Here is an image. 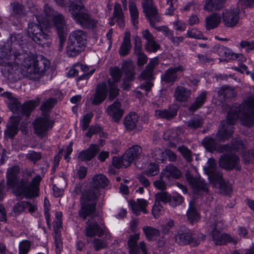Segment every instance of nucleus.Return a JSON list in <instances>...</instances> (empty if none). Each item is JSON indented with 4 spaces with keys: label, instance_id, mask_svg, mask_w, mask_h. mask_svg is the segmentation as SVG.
<instances>
[{
    "label": "nucleus",
    "instance_id": "nucleus-19",
    "mask_svg": "<svg viewBox=\"0 0 254 254\" xmlns=\"http://www.w3.org/2000/svg\"><path fill=\"white\" fill-rule=\"evenodd\" d=\"M106 112L112 120L115 122L119 121L124 114L121 104L117 101H115L112 105L108 106L106 109Z\"/></svg>",
    "mask_w": 254,
    "mask_h": 254
},
{
    "label": "nucleus",
    "instance_id": "nucleus-31",
    "mask_svg": "<svg viewBox=\"0 0 254 254\" xmlns=\"http://www.w3.org/2000/svg\"><path fill=\"white\" fill-rule=\"evenodd\" d=\"M213 49L214 51L217 53L220 56L227 58L229 60H233L237 58L236 55L230 49L220 44L215 45Z\"/></svg>",
    "mask_w": 254,
    "mask_h": 254
},
{
    "label": "nucleus",
    "instance_id": "nucleus-39",
    "mask_svg": "<svg viewBox=\"0 0 254 254\" xmlns=\"http://www.w3.org/2000/svg\"><path fill=\"white\" fill-rule=\"evenodd\" d=\"M163 171H164L166 176L170 178L179 179L182 177L181 171L176 166L172 164L166 166Z\"/></svg>",
    "mask_w": 254,
    "mask_h": 254
},
{
    "label": "nucleus",
    "instance_id": "nucleus-60",
    "mask_svg": "<svg viewBox=\"0 0 254 254\" xmlns=\"http://www.w3.org/2000/svg\"><path fill=\"white\" fill-rule=\"evenodd\" d=\"M216 148L215 151L219 153L230 152L232 151V147L229 144H221L217 143Z\"/></svg>",
    "mask_w": 254,
    "mask_h": 254
},
{
    "label": "nucleus",
    "instance_id": "nucleus-23",
    "mask_svg": "<svg viewBox=\"0 0 254 254\" xmlns=\"http://www.w3.org/2000/svg\"><path fill=\"white\" fill-rule=\"evenodd\" d=\"M221 21V17L219 13L214 12L211 13L205 18V28L210 30L216 28Z\"/></svg>",
    "mask_w": 254,
    "mask_h": 254
},
{
    "label": "nucleus",
    "instance_id": "nucleus-34",
    "mask_svg": "<svg viewBox=\"0 0 254 254\" xmlns=\"http://www.w3.org/2000/svg\"><path fill=\"white\" fill-rule=\"evenodd\" d=\"M203 124V118L198 114L193 115L186 123L187 126L192 129H196L201 127Z\"/></svg>",
    "mask_w": 254,
    "mask_h": 254
},
{
    "label": "nucleus",
    "instance_id": "nucleus-38",
    "mask_svg": "<svg viewBox=\"0 0 254 254\" xmlns=\"http://www.w3.org/2000/svg\"><path fill=\"white\" fill-rule=\"evenodd\" d=\"M130 205L132 211L137 215L139 214L140 211L146 213L145 208L147 205V202L144 199H137L136 201H131L130 202Z\"/></svg>",
    "mask_w": 254,
    "mask_h": 254
},
{
    "label": "nucleus",
    "instance_id": "nucleus-40",
    "mask_svg": "<svg viewBox=\"0 0 254 254\" xmlns=\"http://www.w3.org/2000/svg\"><path fill=\"white\" fill-rule=\"evenodd\" d=\"M206 174L208 176L209 183L214 185L219 184L224 180L222 173L219 171H214L207 173Z\"/></svg>",
    "mask_w": 254,
    "mask_h": 254
},
{
    "label": "nucleus",
    "instance_id": "nucleus-56",
    "mask_svg": "<svg viewBox=\"0 0 254 254\" xmlns=\"http://www.w3.org/2000/svg\"><path fill=\"white\" fill-rule=\"evenodd\" d=\"M125 160L124 159V154L123 155L122 158L114 157L113 158L112 164L117 168H120L123 166L126 167H128V166H126L125 165Z\"/></svg>",
    "mask_w": 254,
    "mask_h": 254
},
{
    "label": "nucleus",
    "instance_id": "nucleus-26",
    "mask_svg": "<svg viewBox=\"0 0 254 254\" xmlns=\"http://www.w3.org/2000/svg\"><path fill=\"white\" fill-rule=\"evenodd\" d=\"M240 119L243 126L248 127H252L254 125V110L249 108L248 112H242Z\"/></svg>",
    "mask_w": 254,
    "mask_h": 254
},
{
    "label": "nucleus",
    "instance_id": "nucleus-11",
    "mask_svg": "<svg viewBox=\"0 0 254 254\" xmlns=\"http://www.w3.org/2000/svg\"><path fill=\"white\" fill-rule=\"evenodd\" d=\"M219 167L226 171H232L234 169L240 170V158L235 153L225 152L219 158Z\"/></svg>",
    "mask_w": 254,
    "mask_h": 254
},
{
    "label": "nucleus",
    "instance_id": "nucleus-13",
    "mask_svg": "<svg viewBox=\"0 0 254 254\" xmlns=\"http://www.w3.org/2000/svg\"><path fill=\"white\" fill-rule=\"evenodd\" d=\"M110 74L111 77L108 80L109 98L113 99L119 94V90L116 85V83L120 81L122 76V73L119 68L115 67L111 69Z\"/></svg>",
    "mask_w": 254,
    "mask_h": 254
},
{
    "label": "nucleus",
    "instance_id": "nucleus-7",
    "mask_svg": "<svg viewBox=\"0 0 254 254\" xmlns=\"http://www.w3.org/2000/svg\"><path fill=\"white\" fill-rule=\"evenodd\" d=\"M206 236L203 234L196 235L185 227H181L175 236L176 241L181 246L190 245L197 247L201 241L205 240Z\"/></svg>",
    "mask_w": 254,
    "mask_h": 254
},
{
    "label": "nucleus",
    "instance_id": "nucleus-57",
    "mask_svg": "<svg viewBox=\"0 0 254 254\" xmlns=\"http://www.w3.org/2000/svg\"><path fill=\"white\" fill-rule=\"evenodd\" d=\"M238 3L244 9L254 8V0H239Z\"/></svg>",
    "mask_w": 254,
    "mask_h": 254
},
{
    "label": "nucleus",
    "instance_id": "nucleus-9",
    "mask_svg": "<svg viewBox=\"0 0 254 254\" xmlns=\"http://www.w3.org/2000/svg\"><path fill=\"white\" fill-rule=\"evenodd\" d=\"M8 99V107L13 113H20L23 115L28 116L31 112L38 105L39 101H30L21 106L18 100L12 97L9 93H6Z\"/></svg>",
    "mask_w": 254,
    "mask_h": 254
},
{
    "label": "nucleus",
    "instance_id": "nucleus-6",
    "mask_svg": "<svg viewBox=\"0 0 254 254\" xmlns=\"http://www.w3.org/2000/svg\"><path fill=\"white\" fill-rule=\"evenodd\" d=\"M69 11L73 19L82 27H94L96 22L87 13L81 0H69Z\"/></svg>",
    "mask_w": 254,
    "mask_h": 254
},
{
    "label": "nucleus",
    "instance_id": "nucleus-27",
    "mask_svg": "<svg viewBox=\"0 0 254 254\" xmlns=\"http://www.w3.org/2000/svg\"><path fill=\"white\" fill-rule=\"evenodd\" d=\"M190 94V91L182 86H178L174 92V97L176 100L180 102H186Z\"/></svg>",
    "mask_w": 254,
    "mask_h": 254
},
{
    "label": "nucleus",
    "instance_id": "nucleus-21",
    "mask_svg": "<svg viewBox=\"0 0 254 254\" xmlns=\"http://www.w3.org/2000/svg\"><path fill=\"white\" fill-rule=\"evenodd\" d=\"M124 71L126 72L127 79H125L122 87L125 90H128L130 85L128 81L132 80L134 75L133 65L131 62L124 63L123 66Z\"/></svg>",
    "mask_w": 254,
    "mask_h": 254
},
{
    "label": "nucleus",
    "instance_id": "nucleus-8",
    "mask_svg": "<svg viewBox=\"0 0 254 254\" xmlns=\"http://www.w3.org/2000/svg\"><path fill=\"white\" fill-rule=\"evenodd\" d=\"M86 44V35L82 30H77L73 31L69 37L66 51L70 57L76 56L85 47Z\"/></svg>",
    "mask_w": 254,
    "mask_h": 254
},
{
    "label": "nucleus",
    "instance_id": "nucleus-29",
    "mask_svg": "<svg viewBox=\"0 0 254 254\" xmlns=\"http://www.w3.org/2000/svg\"><path fill=\"white\" fill-rule=\"evenodd\" d=\"M19 122V118L16 117H11L7 124V129L5 131V135L10 138L13 137L17 132Z\"/></svg>",
    "mask_w": 254,
    "mask_h": 254
},
{
    "label": "nucleus",
    "instance_id": "nucleus-46",
    "mask_svg": "<svg viewBox=\"0 0 254 254\" xmlns=\"http://www.w3.org/2000/svg\"><path fill=\"white\" fill-rule=\"evenodd\" d=\"M93 184L96 188H104L108 185V181L105 176L99 174L93 177Z\"/></svg>",
    "mask_w": 254,
    "mask_h": 254
},
{
    "label": "nucleus",
    "instance_id": "nucleus-4",
    "mask_svg": "<svg viewBox=\"0 0 254 254\" xmlns=\"http://www.w3.org/2000/svg\"><path fill=\"white\" fill-rule=\"evenodd\" d=\"M56 102V99L51 98L42 103L41 110L43 117L37 118L33 124L35 133L40 137L44 136L48 130L53 127V121L50 119L47 115Z\"/></svg>",
    "mask_w": 254,
    "mask_h": 254
},
{
    "label": "nucleus",
    "instance_id": "nucleus-41",
    "mask_svg": "<svg viewBox=\"0 0 254 254\" xmlns=\"http://www.w3.org/2000/svg\"><path fill=\"white\" fill-rule=\"evenodd\" d=\"M139 235L135 234L129 237L128 241V249L129 254H137L138 249L136 246V242L139 239Z\"/></svg>",
    "mask_w": 254,
    "mask_h": 254
},
{
    "label": "nucleus",
    "instance_id": "nucleus-33",
    "mask_svg": "<svg viewBox=\"0 0 254 254\" xmlns=\"http://www.w3.org/2000/svg\"><path fill=\"white\" fill-rule=\"evenodd\" d=\"M131 49L130 34L128 31L125 33L123 41L119 49V54L121 56L127 55Z\"/></svg>",
    "mask_w": 254,
    "mask_h": 254
},
{
    "label": "nucleus",
    "instance_id": "nucleus-35",
    "mask_svg": "<svg viewBox=\"0 0 254 254\" xmlns=\"http://www.w3.org/2000/svg\"><path fill=\"white\" fill-rule=\"evenodd\" d=\"M217 141L216 139L210 135L205 136L202 140V145L205 150L209 153H213L216 149Z\"/></svg>",
    "mask_w": 254,
    "mask_h": 254
},
{
    "label": "nucleus",
    "instance_id": "nucleus-58",
    "mask_svg": "<svg viewBox=\"0 0 254 254\" xmlns=\"http://www.w3.org/2000/svg\"><path fill=\"white\" fill-rule=\"evenodd\" d=\"M159 173L158 166L156 163H151L147 168L146 171L147 175L153 176L156 175Z\"/></svg>",
    "mask_w": 254,
    "mask_h": 254
},
{
    "label": "nucleus",
    "instance_id": "nucleus-47",
    "mask_svg": "<svg viewBox=\"0 0 254 254\" xmlns=\"http://www.w3.org/2000/svg\"><path fill=\"white\" fill-rule=\"evenodd\" d=\"M219 94L223 95L225 99H231L236 96L235 90L228 85H223L219 90Z\"/></svg>",
    "mask_w": 254,
    "mask_h": 254
},
{
    "label": "nucleus",
    "instance_id": "nucleus-50",
    "mask_svg": "<svg viewBox=\"0 0 254 254\" xmlns=\"http://www.w3.org/2000/svg\"><path fill=\"white\" fill-rule=\"evenodd\" d=\"M143 230L147 239L149 240H153L157 237L158 231L157 229L149 227H145Z\"/></svg>",
    "mask_w": 254,
    "mask_h": 254
},
{
    "label": "nucleus",
    "instance_id": "nucleus-36",
    "mask_svg": "<svg viewBox=\"0 0 254 254\" xmlns=\"http://www.w3.org/2000/svg\"><path fill=\"white\" fill-rule=\"evenodd\" d=\"M107 89L105 84L99 85L92 101L93 104H99L106 98L107 96Z\"/></svg>",
    "mask_w": 254,
    "mask_h": 254
},
{
    "label": "nucleus",
    "instance_id": "nucleus-52",
    "mask_svg": "<svg viewBox=\"0 0 254 254\" xmlns=\"http://www.w3.org/2000/svg\"><path fill=\"white\" fill-rule=\"evenodd\" d=\"M240 47L242 49H245L246 52L249 53L254 50V40H242L240 43Z\"/></svg>",
    "mask_w": 254,
    "mask_h": 254
},
{
    "label": "nucleus",
    "instance_id": "nucleus-5",
    "mask_svg": "<svg viewBox=\"0 0 254 254\" xmlns=\"http://www.w3.org/2000/svg\"><path fill=\"white\" fill-rule=\"evenodd\" d=\"M99 195L97 189L85 191L80 199L81 208L79 211V216L85 219L87 217L95 216L96 201Z\"/></svg>",
    "mask_w": 254,
    "mask_h": 254
},
{
    "label": "nucleus",
    "instance_id": "nucleus-43",
    "mask_svg": "<svg viewBox=\"0 0 254 254\" xmlns=\"http://www.w3.org/2000/svg\"><path fill=\"white\" fill-rule=\"evenodd\" d=\"M164 182L160 176V202H162L166 204L168 203L170 204L171 200V194L169 192L164 191L165 189L164 187Z\"/></svg>",
    "mask_w": 254,
    "mask_h": 254
},
{
    "label": "nucleus",
    "instance_id": "nucleus-62",
    "mask_svg": "<svg viewBox=\"0 0 254 254\" xmlns=\"http://www.w3.org/2000/svg\"><path fill=\"white\" fill-rule=\"evenodd\" d=\"M177 115L175 111H170L167 110L161 111L160 110V118L163 117L165 119H171L175 117Z\"/></svg>",
    "mask_w": 254,
    "mask_h": 254
},
{
    "label": "nucleus",
    "instance_id": "nucleus-55",
    "mask_svg": "<svg viewBox=\"0 0 254 254\" xmlns=\"http://www.w3.org/2000/svg\"><path fill=\"white\" fill-rule=\"evenodd\" d=\"M174 225V221L172 219H170L165 224L160 225V227L161 228L162 233L166 234L169 233L170 230L173 228Z\"/></svg>",
    "mask_w": 254,
    "mask_h": 254
},
{
    "label": "nucleus",
    "instance_id": "nucleus-51",
    "mask_svg": "<svg viewBox=\"0 0 254 254\" xmlns=\"http://www.w3.org/2000/svg\"><path fill=\"white\" fill-rule=\"evenodd\" d=\"M183 201V196L178 192H176L171 195L169 205L174 207L181 205Z\"/></svg>",
    "mask_w": 254,
    "mask_h": 254
},
{
    "label": "nucleus",
    "instance_id": "nucleus-45",
    "mask_svg": "<svg viewBox=\"0 0 254 254\" xmlns=\"http://www.w3.org/2000/svg\"><path fill=\"white\" fill-rule=\"evenodd\" d=\"M103 233V229L96 223H92L86 228V236L92 237L95 235L100 236Z\"/></svg>",
    "mask_w": 254,
    "mask_h": 254
},
{
    "label": "nucleus",
    "instance_id": "nucleus-32",
    "mask_svg": "<svg viewBox=\"0 0 254 254\" xmlns=\"http://www.w3.org/2000/svg\"><path fill=\"white\" fill-rule=\"evenodd\" d=\"M20 169L17 166H13L7 171V184L10 187H14L17 182V179Z\"/></svg>",
    "mask_w": 254,
    "mask_h": 254
},
{
    "label": "nucleus",
    "instance_id": "nucleus-30",
    "mask_svg": "<svg viewBox=\"0 0 254 254\" xmlns=\"http://www.w3.org/2000/svg\"><path fill=\"white\" fill-rule=\"evenodd\" d=\"M186 216L188 221L191 224L198 222L201 217L194 205L191 202L189 204V208L187 211Z\"/></svg>",
    "mask_w": 254,
    "mask_h": 254
},
{
    "label": "nucleus",
    "instance_id": "nucleus-37",
    "mask_svg": "<svg viewBox=\"0 0 254 254\" xmlns=\"http://www.w3.org/2000/svg\"><path fill=\"white\" fill-rule=\"evenodd\" d=\"M142 37L147 41L146 49L150 52H155L157 51L158 46L154 40L151 34L147 30L142 32Z\"/></svg>",
    "mask_w": 254,
    "mask_h": 254
},
{
    "label": "nucleus",
    "instance_id": "nucleus-42",
    "mask_svg": "<svg viewBox=\"0 0 254 254\" xmlns=\"http://www.w3.org/2000/svg\"><path fill=\"white\" fill-rule=\"evenodd\" d=\"M129 10L132 23L134 27L137 28L138 23V11L135 3L132 1L129 2Z\"/></svg>",
    "mask_w": 254,
    "mask_h": 254
},
{
    "label": "nucleus",
    "instance_id": "nucleus-24",
    "mask_svg": "<svg viewBox=\"0 0 254 254\" xmlns=\"http://www.w3.org/2000/svg\"><path fill=\"white\" fill-rule=\"evenodd\" d=\"M139 117L135 113H130L125 118L124 124L126 128L131 131L136 128L138 122Z\"/></svg>",
    "mask_w": 254,
    "mask_h": 254
},
{
    "label": "nucleus",
    "instance_id": "nucleus-1",
    "mask_svg": "<svg viewBox=\"0 0 254 254\" xmlns=\"http://www.w3.org/2000/svg\"><path fill=\"white\" fill-rule=\"evenodd\" d=\"M35 15L38 24L34 23H29L27 32L29 36L35 43L43 47L48 46L50 43L49 35L45 33L42 29V24L45 29L54 26L61 40L64 38L67 29L62 14L52 10L48 5H45L44 14L42 16L37 14V13Z\"/></svg>",
    "mask_w": 254,
    "mask_h": 254
},
{
    "label": "nucleus",
    "instance_id": "nucleus-63",
    "mask_svg": "<svg viewBox=\"0 0 254 254\" xmlns=\"http://www.w3.org/2000/svg\"><path fill=\"white\" fill-rule=\"evenodd\" d=\"M232 150L239 151L241 148L244 147V144L242 140H234L231 142Z\"/></svg>",
    "mask_w": 254,
    "mask_h": 254
},
{
    "label": "nucleus",
    "instance_id": "nucleus-28",
    "mask_svg": "<svg viewBox=\"0 0 254 254\" xmlns=\"http://www.w3.org/2000/svg\"><path fill=\"white\" fill-rule=\"evenodd\" d=\"M98 150L97 145L92 144L87 150L81 151L78 155V158L82 161L90 160L95 156Z\"/></svg>",
    "mask_w": 254,
    "mask_h": 254
},
{
    "label": "nucleus",
    "instance_id": "nucleus-49",
    "mask_svg": "<svg viewBox=\"0 0 254 254\" xmlns=\"http://www.w3.org/2000/svg\"><path fill=\"white\" fill-rule=\"evenodd\" d=\"M31 247V244L30 241L26 240L20 241L18 245V254H28Z\"/></svg>",
    "mask_w": 254,
    "mask_h": 254
},
{
    "label": "nucleus",
    "instance_id": "nucleus-54",
    "mask_svg": "<svg viewBox=\"0 0 254 254\" xmlns=\"http://www.w3.org/2000/svg\"><path fill=\"white\" fill-rule=\"evenodd\" d=\"M26 201H20L16 203L13 207V211L16 215H19L25 210Z\"/></svg>",
    "mask_w": 254,
    "mask_h": 254
},
{
    "label": "nucleus",
    "instance_id": "nucleus-14",
    "mask_svg": "<svg viewBox=\"0 0 254 254\" xmlns=\"http://www.w3.org/2000/svg\"><path fill=\"white\" fill-rule=\"evenodd\" d=\"M157 63V59L152 60L149 64L146 66L145 69L142 71L139 77L141 79L147 80L145 84H142L140 86L141 88L145 90L146 92L149 91L152 86L150 80L153 76L152 72L153 67Z\"/></svg>",
    "mask_w": 254,
    "mask_h": 254
},
{
    "label": "nucleus",
    "instance_id": "nucleus-25",
    "mask_svg": "<svg viewBox=\"0 0 254 254\" xmlns=\"http://www.w3.org/2000/svg\"><path fill=\"white\" fill-rule=\"evenodd\" d=\"M207 91L201 92L195 98L194 102L190 105L189 110L190 112H195L201 108L207 100Z\"/></svg>",
    "mask_w": 254,
    "mask_h": 254
},
{
    "label": "nucleus",
    "instance_id": "nucleus-2",
    "mask_svg": "<svg viewBox=\"0 0 254 254\" xmlns=\"http://www.w3.org/2000/svg\"><path fill=\"white\" fill-rule=\"evenodd\" d=\"M49 66L50 62L47 59L38 61L34 55H29L23 60L20 69L25 76L31 80H36L44 74Z\"/></svg>",
    "mask_w": 254,
    "mask_h": 254
},
{
    "label": "nucleus",
    "instance_id": "nucleus-53",
    "mask_svg": "<svg viewBox=\"0 0 254 254\" xmlns=\"http://www.w3.org/2000/svg\"><path fill=\"white\" fill-rule=\"evenodd\" d=\"M10 52L8 54L1 51L0 53V64L10 66L11 63L10 61Z\"/></svg>",
    "mask_w": 254,
    "mask_h": 254
},
{
    "label": "nucleus",
    "instance_id": "nucleus-44",
    "mask_svg": "<svg viewBox=\"0 0 254 254\" xmlns=\"http://www.w3.org/2000/svg\"><path fill=\"white\" fill-rule=\"evenodd\" d=\"M219 190L221 194L230 196L233 192V187L228 181L225 179L218 184Z\"/></svg>",
    "mask_w": 254,
    "mask_h": 254
},
{
    "label": "nucleus",
    "instance_id": "nucleus-59",
    "mask_svg": "<svg viewBox=\"0 0 254 254\" xmlns=\"http://www.w3.org/2000/svg\"><path fill=\"white\" fill-rule=\"evenodd\" d=\"M93 116L92 113H89L84 116L81 122V125L83 130H86L88 128L89 123L93 117Z\"/></svg>",
    "mask_w": 254,
    "mask_h": 254
},
{
    "label": "nucleus",
    "instance_id": "nucleus-20",
    "mask_svg": "<svg viewBox=\"0 0 254 254\" xmlns=\"http://www.w3.org/2000/svg\"><path fill=\"white\" fill-rule=\"evenodd\" d=\"M233 133V127L225 124L222 125L216 133V138L219 142H225L231 138Z\"/></svg>",
    "mask_w": 254,
    "mask_h": 254
},
{
    "label": "nucleus",
    "instance_id": "nucleus-61",
    "mask_svg": "<svg viewBox=\"0 0 254 254\" xmlns=\"http://www.w3.org/2000/svg\"><path fill=\"white\" fill-rule=\"evenodd\" d=\"M56 236L55 237V244L56 246V252L57 254H59L63 248V244L60 235L58 234L57 230L56 231Z\"/></svg>",
    "mask_w": 254,
    "mask_h": 254
},
{
    "label": "nucleus",
    "instance_id": "nucleus-15",
    "mask_svg": "<svg viewBox=\"0 0 254 254\" xmlns=\"http://www.w3.org/2000/svg\"><path fill=\"white\" fill-rule=\"evenodd\" d=\"M246 109L245 105L243 104H234L230 107L226 115V122L228 125L233 126L236 124L240 114Z\"/></svg>",
    "mask_w": 254,
    "mask_h": 254
},
{
    "label": "nucleus",
    "instance_id": "nucleus-18",
    "mask_svg": "<svg viewBox=\"0 0 254 254\" xmlns=\"http://www.w3.org/2000/svg\"><path fill=\"white\" fill-rule=\"evenodd\" d=\"M142 149L139 145H134L128 148L124 153L125 165L130 166L134 160L140 157Z\"/></svg>",
    "mask_w": 254,
    "mask_h": 254
},
{
    "label": "nucleus",
    "instance_id": "nucleus-12",
    "mask_svg": "<svg viewBox=\"0 0 254 254\" xmlns=\"http://www.w3.org/2000/svg\"><path fill=\"white\" fill-rule=\"evenodd\" d=\"M223 22L228 28L236 26L240 20V9L238 8L225 9L222 14Z\"/></svg>",
    "mask_w": 254,
    "mask_h": 254
},
{
    "label": "nucleus",
    "instance_id": "nucleus-17",
    "mask_svg": "<svg viewBox=\"0 0 254 254\" xmlns=\"http://www.w3.org/2000/svg\"><path fill=\"white\" fill-rule=\"evenodd\" d=\"M142 7L146 16L150 21L152 26H155V21H157L156 15L157 9L154 7L153 4L152 0H143Z\"/></svg>",
    "mask_w": 254,
    "mask_h": 254
},
{
    "label": "nucleus",
    "instance_id": "nucleus-10",
    "mask_svg": "<svg viewBox=\"0 0 254 254\" xmlns=\"http://www.w3.org/2000/svg\"><path fill=\"white\" fill-rule=\"evenodd\" d=\"M218 221H214L205 228L206 232L209 234L212 238L215 245H225L228 243L233 242V238L231 235L227 233L221 234L220 230L217 228Z\"/></svg>",
    "mask_w": 254,
    "mask_h": 254
},
{
    "label": "nucleus",
    "instance_id": "nucleus-22",
    "mask_svg": "<svg viewBox=\"0 0 254 254\" xmlns=\"http://www.w3.org/2000/svg\"><path fill=\"white\" fill-rule=\"evenodd\" d=\"M226 2V0H205L203 8L208 12L220 10Z\"/></svg>",
    "mask_w": 254,
    "mask_h": 254
},
{
    "label": "nucleus",
    "instance_id": "nucleus-48",
    "mask_svg": "<svg viewBox=\"0 0 254 254\" xmlns=\"http://www.w3.org/2000/svg\"><path fill=\"white\" fill-rule=\"evenodd\" d=\"M177 150L187 162H190L192 161V152L185 145L179 146Z\"/></svg>",
    "mask_w": 254,
    "mask_h": 254
},
{
    "label": "nucleus",
    "instance_id": "nucleus-3",
    "mask_svg": "<svg viewBox=\"0 0 254 254\" xmlns=\"http://www.w3.org/2000/svg\"><path fill=\"white\" fill-rule=\"evenodd\" d=\"M34 174L31 170H25L23 178L14 193L17 196H24L26 197L37 196L39 192V186L41 180L39 175L35 176L32 181H29Z\"/></svg>",
    "mask_w": 254,
    "mask_h": 254
},
{
    "label": "nucleus",
    "instance_id": "nucleus-64",
    "mask_svg": "<svg viewBox=\"0 0 254 254\" xmlns=\"http://www.w3.org/2000/svg\"><path fill=\"white\" fill-rule=\"evenodd\" d=\"M41 155L40 153L34 151H30L26 154V158L32 161L36 162L41 158Z\"/></svg>",
    "mask_w": 254,
    "mask_h": 254
},
{
    "label": "nucleus",
    "instance_id": "nucleus-16",
    "mask_svg": "<svg viewBox=\"0 0 254 254\" xmlns=\"http://www.w3.org/2000/svg\"><path fill=\"white\" fill-rule=\"evenodd\" d=\"M184 70V68L181 65L169 67L166 70L164 74L161 75V81L171 85L173 84L178 78L177 72H182Z\"/></svg>",
    "mask_w": 254,
    "mask_h": 254
}]
</instances>
